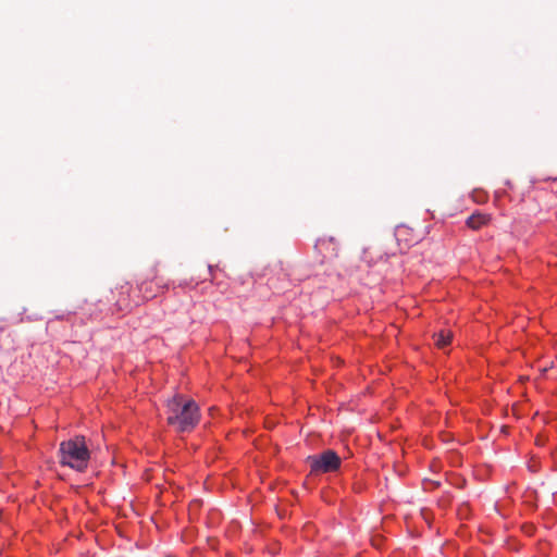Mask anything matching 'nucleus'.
Masks as SVG:
<instances>
[{"mask_svg": "<svg viewBox=\"0 0 557 557\" xmlns=\"http://www.w3.org/2000/svg\"><path fill=\"white\" fill-rule=\"evenodd\" d=\"M199 421V407L194 399L176 394L166 401V422L176 432H190Z\"/></svg>", "mask_w": 557, "mask_h": 557, "instance_id": "obj_1", "label": "nucleus"}, {"mask_svg": "<svg viewBox=\"0 0 557 557\" xmlns=\"http://www.w3.org/2000/svg\"><path fill=\"white\" fill-rule=\"evenodd\" d=\"M59 458L62 466H67L78 472L87 469L90 453L84 436L64 441L60 444Z\"/></svg>", "mask_w": 557, "mask_h": 557, "instance_id": "obj_2", "label": "nucleus"}, {"mask_svg": "<svg viewBox=\"0 0 557 557\" xmlns=\"http://www.w3.org/2000/svg\"><path fill=\"white\" fill-rule=\"evenodd\" d=\"M306 462L309 465L311 473L320 474L337 471L342 459L334 450L327 449L321 454L308 456Z\"/></svg>", "mask_w": 557, "mask_h": 557, "instance_id": "obj_3", "label": "nucleus"}, {"mask_svg": "<svg viewBox=\"0 0 557 557\" xmlns=\"http://www.w3.org/2000/svg\"><path fill=\"white\" fill-rule=\"evenodd\" d=\"M314 249L322 257V261L336 258L338 256V243L330 236L320 237L314 245Z\"/></svg>", "mask_w": 557, "mask_h": 557, "instance_id": "obj_4", "label": "nucleus"}, {"mask_svg": "<svg viewBox=\"0 0 557 557\" xmlns=\"http://www.w3.org/2000/svg\"><path fill=\"white\" fill-rule=\"evenodd\" d=\"M490 216L487 214L475 212L467 219L466 223L467 226L472 230H480L481 227L487 225Z\"/></svg>", "mask_w": 557, "mask_h": 557, "instance_id": "obj_5", "label": "nucleus"}, {"mask_svg": "<svg viewBox=\"0 0 557 557\" xmlns=\"http://www.w3.org/2000/svg\"><path fill=\"white\" fill-rule=\"evenodd\" d=\"M433 338H434L435 345L438 348L443 349L450 344V341L453 338V333L450 330H441L440 332L434 333Z\"/></svg>", "mask_w": 557, "mask_h": 557, "instance_id": "obj_6", "label": "nucleus"}]
</instances>
